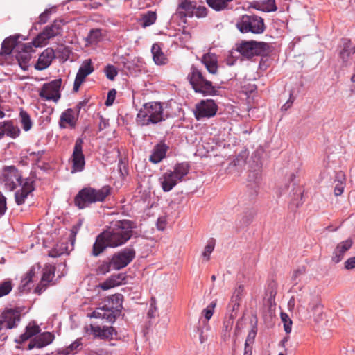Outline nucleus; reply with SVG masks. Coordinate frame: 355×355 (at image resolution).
Segmentation results:
<instances>
[{
	"mask_svg": "<svg viewBox=\"0 0 355 355\" xmlns=\"http://www.w3.org/2000/svg\"><path fill=\"white\" fill-rule=\"evenodd\" d=\"M76 119L74 116V110L69 108L66 110L60 116V126L62 125V123L64 122L69 125L70 127L74 128L76 125Z\"/></svg>",
	"mask_w": 355,
	"mask_h": 355,
	"instance_id": "30",
	"label": "nucleus"
},
{
	"mask_svg": "<svg viewBox=\"0 0 355 355\" xmlns=\"http://www.w3.org/2000/svg\"><path fill=\"white\" fill-rule=\"evenodd\" d=\"M135 251L133 249L125 248L113 255L111 259L112 261V268L120 270L127 266L135 258Z\"/></svg>",
	"mask_w": 355,
	"mask_h": 355,
	"instance_id": "11",
	"label": "nucleus"
},
{
	"mask_svg": "<svg viewBox=\"0 0 355 355\" xmlns=\"http://www.w3.org/2000/svg\"><path fill=\"white\" fill-rule=\"evenodd\" d=\"M155 297H152L151 298V302H150V308L148 312V318H154L155 317V312L157 310V307L155 306Z\"/></svg>",
	"mask_w": 355,
	"mask_h": 355,
	"instance_id": "58",
	"label": "nucleus"
},
{
	"mask_svg": "<svg viewBox=\"0 0 355 355\" xmlns=\"http://www.w3.org/2000/svg\"><path fill=\"white\" fill-rule=\"evenodd\" d=\"M216 306V301H213L211 304L205 309L202 310V314L204 315L207 320L211 319L214 314V309Z\"/></svg>",
	"mask_w": 355,
	"mask_h": 355,
	"instance_id": "44",
	"label": "nucleus"
},
{
	"mask_svg": "<svg viewBox=\"0 0 355 355\" xmlns=\"http://www.w3.org/2000/svg\"><path fill=\"white\" fill-rule=\"evenodd\" d=\"M236 50L243 57L250 59L254 56L267 55L270 51V45L264 42L241 41L237 44Z\"/></svg>",
	"mask_w": 355,
	"mask_h": 355,
	"instance_id": "5",
	"label": "nucleus"
},
{
	"mask_svg": "<svg viewBox=\"0 0 355 355\" xmlns=\"http://www.w3.org/2000/svg\"><path fill=\"white\" fill-rule=\"evenodd\" d=\"M265 4L266 8L269 9L268 10V12L271 11H275L277 10L275 0H267L266 1H265Z\"/></svg>",
	"mask_w": 355,
	"mask_h": 355,
	"instance_id": "61",
	"label": "nucleus"
},
{
	"mask_svg": "<svg viewBox=\"0 0 355 355\" xmlns=\"http://www.w3.org/2000/svg\"><path fill=\"white\" fill-rule=\"evenodd\" d=\"M55 58V53L53 49L47 48L40 55L35 64V69L43 70L46 69Z\"/></svg>",
	"mask_w": 355,
	"mask_h": 355,
	"instance_id": "23",
	"label": "nucleus"
},
{
	"mask_svg": "<svg viewBox=\"0 0 355 355\" xmlns=\"http://www.w3.org/2000/svg\"><path fill=\"white\" fill-rule=\"evenodd\" d=\"M351 53V42L349 40L345 39L343 41V47L339 53L340 58L343 62H347Z\"/></svg>",
	"mask_w": 355,
	"mask_h": 355,
	"instance_id": "35",
	"label": "nucleus"
},
{
	"mask_svg": "<svg viewBox=\"0 0 355 355\" xmlns=\"http://www.w3.org/2000/svg\"><path fill=\"white\" fill-rule=\"evenodd\" d=\"M40 331V328L38 325H36V324L33 325V326L28 325L26 327L25 332L20 336V340H21L20 343H23V342L28 340L31 337L39 334Z\"/></svg>",
	"mask_w": 355,
	"mask_h": 355,
	"instance_id": "32",
	"label": "nucleus"
},
{
	"mask_svg": "<svg viewBox=\"0 0 355 355\" xmlns=\"http://www.w3.org/2000/svg\"><path fill=\"white\" fill-rule=\"evenodd\" d=\"M20 319L19 311L12 309L5 310L0 315V330L4 328L8 329L14 328Z\"/></svg>",
	"mask_w": 355,
	"mask_h": 355,
	"instance_id": "13",
	"label": "nucleus"
},
{
	"mask_svg": "<svg viewBox=\"0 0 355 355\" xmlns=\"http://www.w3.org/2000/svg\"><path fill=\"white\" fill-rule=\"evenodd\" d=\"M256 214V211L253 209H247L241 215V218L239 222L240 228L249 225Z\"/></svg>",
	"mask_w": 355,
	"mask_h": 355,
	"instance_id": "29",
	"label": "nucleus"
},
{
	"mask_svg": "<svg viewBox=\"0 0 355 355\" xmlns=\"http://www.w3.org/2000/svg\"><path fill=\"white\" fill-rule=\"evenodd\" d=\"M297 95H298V91H296V92H295V90L290 91L289 98L282 106L281 110L284 111V112L287 111L292 106V105H293L294 101L295 100V98H297Z\"/></svg>",
	"mask_w": 355,
	"mask_h": 355,
	"instance_id": "40",
	"label": "nucleus"
},
{
	"mask_svg": "<svg viewBox=\"0 0 355 355\" xmlns=\"http://www.w3.org/2000/svg\"><path fill=\"white\" fill-rule=\"evenodd\" d=\"M168 149V146L164 143H159L157 144L149 157V160L153 164L160 162L166 156V153Z\"/></svg>",
	"mask_w": 355,
	"mask_h": 355,
	"instance_id": "25",
	"label": "nucleus"
},
{
	"mask_svg": "<svg viewBox=\"0 0 355 355\" xmlns=\"http://www.w3.org/2000/svg\"><path fill=\"white\" fill-rule=\"evenodd\" d=\"M40 96L45 101L58 103L61 97L60 90H40Z\"/></svg>",
	"mask_w": 355,
	"mask_h": 355,
	"instance_id": "31",
	"label": "nucleus"
},
{
	"mask_svg": "<svg viewBox=\"0 0 355 355\" xmlns=\"http://www.w3.org/2000/svg\"><path fill=\"white\" fill-rule=\"evenodd\" d=\"M344 268L347 270L355 268V257H351L344 262Z\"/></svg>",
	"mask_w": 355,
	"mask_h": 355,
	"instance_id": "53",
	"label": "nucleus"
},
{
	"mask_svg": "<svg viewBox=\"0 0 355 355\" xmlns=\"http://www.w3.org/2000/svg\"><path fill=\"white\" fill-rule=\"evenodd\" d=\"M265 1L263 2H254L253 3L252 7L255 8L257 10H261L263 12H268V8H266V6H265Z\"/></svg>",
	"mask_w": 355,
	"mask_h": 355,
	"instance_id": "59",
	"label": "nucleus"
},
{
	"mask_svg": "<svg viewBox=\"0 0 355 355\" xmlns=\"http://www.w3.org/2000/svg\"><path fill=\"white\" fill-rule=\"evenodd\" d=\"M16 180L21 189L16 191L15 194V202L18 205L24 203L25 200L27 198L34 189V182L31 178L22 179L19 175H16Z\"/></svg>",
	"mask_w": 355,
	"mask_h": 355,
	"instance_id": "8",
	"label": "nucleus"
},
{
	"mask_svg": "<svg viewBox=\"0 0 355 355\" xmlns=\"http://www.w3.org/2000/svg\"><path fill=\"white\" fill-rule=\"evenodd\" d=\"M20 44H18L16 37H8L3 42L1 51L10 55L15 49L17 50V46H20Z\"/></svg>",
	"mask_w": 355,
	"mask_h": 355,
	"instance_id": "28",
	"label": "nucleus"
},
{
	"mask_svg": "<svg viewBox=\"0 0 355 355\" xmlns=\"http://www.w3.org/2000/svg\"><path fill=\"white\" fill-rule=\"evenodd\" d=\"M309 306L312 315L315 322H320L322 320L323 307L318 299H314L309 304Z\"/></svg>",
	"mask_w": 355,
	"mask_h": 355,
	"instance_id": "26",
	"label": "nucleus"
},
{
	"mask_svg": "<svg viewBox=\"0 0 355 355\" xmlns=\"http://www.w3.org/2000/svg\"><path fill=\"white\" fill-rule=\"evenodd\" d=\"M207 9L205 6H197L196 5L194 15L197 17H205L207 15Z\"/></svg>",
	"mask_w": 355,
	"mask_h": 355,
	"instance_id": "49",
	"label": "nucleus"
},
{
	"mask_svg": "<svg viewBox=\"0 0 355 355\" xmlns=\"http://www.w3.org/2000/svg\"><path fill=\"white\" fill-rule=\"evenodd\" d=\"M55 338L54 335L51 332H44L31 340L28 349H33L35 347L42 348L51 344Z\"/></svg>",
	"mask_w": 355,
	"mask_h": 355,
	"instance_id": "19",
	"label": "nucleus"
},
{
	"mask_svg": "<svg viewBox=\"0 0 355 355\" xmlns=\"http://www.w3.org/2000/svg\"><path fill=\"white\" fill-rule=\"evenodd\" d=\"M112 188L105 185L99 189L87 187L80 190L74 198V204L80 209H85L96 202H104L111 194Z\"/></svg>",
	"mask_w": 355,
	"mask_h": 355,
	"instance_id": "2",
	"label": "nucleus"
},
{
	"mask_svg": "<svg viewBox=\"0 0 355 355\" xmlns=\"http://www.w3.org/2000/svg\"><path fill=\"white\" fill-rule=\"evenodd\" d=\"M344 189V184L342 182H338L334 188V194L336 196H340Z\"/></svg>",
	"mask_w": 355,
	"mask_h": 355,
	"instance_id": "60",
	"label": "nucleus"
},
{
	"mask_svg": "<svg viewBox=\"0 0 355 355\" xmlns=\"http://www.w3.org/2000/svg\"><path fill=\"white\" fill-rule=\"evenodd\" d=\"M236 315L230 313L223 321L221 329V338L224 342L228 341L231 338L232 330L234 322Z\"/></svg>",
	"mask_w": 355,
	"mask_h": 355,
	"instance_id": "24",
	"label": "nucleus"
},
{
	"mask_svg": "<svg viewBox=\"0 0 355 355\" xmlns=\"http://www.w3.org/2000/svg\"><path fill=\"white\" fill-rule=\"evenodd\" d=\"M236 26L242 33L250 32L254 34H261L266 28L263 18L255 15H242Z\"/></svg>",
	"mask_w": 355,
	"mask_h": 355,
	"instance_id": "6",
	"label": "nucleus"
},
{
	"mask_svg": "<svg viewBox=\"0 0 355 355\" xmlns=\"http://www.w3.org/2000/svg\"><path fill=\"white\" fill-rule=\"evenodd\" d=\"M22 128L25 131H28L32 127V121L29 114L24 110H21L19 114Z\"/></svg>",
	"mask_w": 355,
	"mask_h": 355,
	"instance_id": "38",
	"label": "nucleus"
},
{
	"mask_svg": "<svg viewBox=\"0 0 355 355\" xmlns=\"http://www.w3.org/2000/svg\"><path fill=\"white\" fill-rule=\"evenodd\" d=\"M157 19V15L155 12L148 11L146 13L141 15L140 21L141 26L144 28L148 27L153 24Z\"/></svg>",
	"mask_w": 355,
	"mask_h": 355,
	"instance_id": "34",
	"label": "nucleus"
},
{
	"mask_svg": "<svg viewBox=\"0 0 355 355\" xmlns=\"http://www.w3.org/2000/svg\"><path fill=\"white\" fill-rule=\"evenodd\" d=\"M296 198H293L290 204L291 209L293 210L297 209L303 203V192L301 189H298V193L296 194Z\"/></svg>",
	"mask_w": 355,
	"mask_h": 355,
	"instance_id": "41",
	"label": "nucleus"
},
{
	"mask_svg": "<svg viewBox=\"0 0 355 355\" xmlns=\"http://www.w3.org/2000/svg\"><path fill=\"white\" fill-rule=\"evenodd\" d=\"M62 86V79H54L52 81L44 83L41 89H60Z\"/></svg>",
	"mask_w": 355,
	"mask_h": 355,
	"instance_id": "45",
	"label": "nucleus"
},
{
	"mask_svg": "<svg viewBox=\"0 0 355 355\" xmlns=\"http://www.w3.org/2000/svg\"><path fill=\"white\" fill-rule=\"evenodd\" d=\"M111 279L112 280V282L114 283V287L120 285L122 282L125 279V275L124 274H117L114 275L110 277Z\"/></svg>",
	"mask_w": 355,
	"mask_h": 355,
	"instance_id": "55",
	"label": "nucleus"
},
{
	"mask_svg": "<svg viewBox=\"0 0 355 355\" xmlns=\"http://www.w3.org/2000/svg\"><path fill=\"white\" fill-rule=\"evenodd\" d=\"M33 46H34L33 42L21 44L20 46H17V50H15L16 59L19 65L24 70L26 69L28 66L29 61L31 58L30 53L33 51Z\"/></svg>",
	"mask_w": 355,
	"mask_h": 355,
	"instance_id": "15",
	"label": "nucleus"
},
{
	"mask_svg": "<svg viewBox=\"0 0 355 355\" xmlns=\"http://www.w3.org/2000/svg\"><path fill=\"white\" fill-rule=\"evenodd\" d=\"M189 173L187 164H178L173 171H166L160 178L161 185L164 192L170 191L178 182H181L183 178Z\"/></svg>",
	"mask_w": 355,
	"mask_h": 355,
	"instance_id": "4",
	"label": "nucleus"
},
{
	"mask_svg": "<svg viewBox=\"0 0 355 355\" xmlns=\"http://www.w3.org/2000/svg\"><path fill=\"white\" fill-rule=\"evenodd\" d=\"M55 266H47L44 269L43 275L40 282L38 284L35 289V292L37 294H41L49 286V283L52 281L55 276Z\"/></svg>",
	"mask_w": 355,
	"mask_h": 355,
	"instance_id": "20",
	"label": "nucleus"
},
{
	"mask_svg": "<svg viewBox=\"0 0 355 355\" xmlns=\"http://www.w3.org/2000/svg\"><path fill=\"white\" fill-rule=\"evenodd\" d=\"M50 14H51V10H46L44 12H42L40 15V22L41 24H45L47 21Z\"/></svg>",
	"mask_w": 355,
	"mask_h": 355,
	"instance_id": "63",
	"label": "nucleus"
},
{
	"mask_svg": "<svg viewBox=\"0 0 355 355\" xmlns=\"http://www.w3.org/2000/svg\"><path fill=\"white\" fill-rule=\"evenodd\" d=\"M135 223L129 220H117L97 236L92 254L98 256L107 247L115 248L125 243L132 236Z\"/></svg>",
	"mask_w": 355,
	"mask_h": 355,
	"instance_id": "1",
	"label": "nucleus"
},
{
	"mask_svg": "<svg viewBox=\"0 0 355 355\" xmlns=\"http://www.w3.org/2000/svg\"><path fill=\"white\" fill-rule=\"evenodd\" d=\"M64 22L62 20H55L51 26H47L33 41L35 47L46 45L49 40L61 35Z\"/></svg>",
	"mask_w": 355,
	"mask_h": 355,
	"instance_id": "7",
	"label": "nucleus"
},
{
	"mask_svg": "<svg viewBox=\"0 0 355 355\" xmlns=\"http://www.w3.org/2000/svg\"><path fill=\"white\" fill-rule=\"evenodd\" d=\"M101 37V32L99 29H92L86 37L87 45L96 44Z\"/></svg>",
	"mask_w": 355,
	"mask_h": 355,
	"instance_id": "36",
	"label": "nucleus"
},
{
	"mask_svg": "<svg viewBox=\"0 0 355 355\" xmlns=\"http://www.w3.org/2000/svg\"><path fill=\"white\" fill-rule=\"evenodd\" d=\"M187 78L193 89H215L212 82L206 79L202 72L194 66L191 67Z\"/></svg>",
	"mask_w": 355,
	"mask_h": 355,
	"instance_id": "10",
	"label": "nucleus"
},
{
	"mask_svg": "<svg viewBox=\"0 0 355 355\" xmlns=\"http://www.w3.org/2000/svg\"><path fill=\"white\" fill-rule=\"evenodd\" d=\"M195 8L196 2L184 0L179 4L175 15L181 19H184L187 17H192L194 16Z\"/></svg>",
	"mask_w": 355,
	"mask_h": 355,
	"instance_id": "21",
	"label": "nucleus"
},
{
	"mask_svg": "<svg viewBox=\"0 0 355 355\" xmlns=\"http://www.w3.org/2000/svg\"><path fill=\"white\" fill-rule=\"evenodd\" d=\"M165 121L164 108L160 103H145L136 116V123L141 126L157 124Z\"/></svg>",
	"mask_w": 355,
	"mask_h": 355,
	"instance_id": "3",
	"label": "nucleus"
},
{
	"mask_svg": "<svg viewBox=\"0 0 355 355\" xmlns=\"http://www.w3.org/2000/svg\"><path fill=\"white\" fill-rule=\"evenodd\" d=\"M116 90H109V92L107 94V99L105 102V105L107 107L111 106L116 98Z\"/></svg>",
	"mask_w": 355,
	"mask_h": 355,
	"instance_id": "50",
	"label": "nucleus"
},
{
	"mask_svg": "<svg viewBox=\"0 0 355 355\" xmlns=\"http://www.w3.org/2000/svg\"><path fill=\"white\" fill-rule=\"evenodd\" d=\"M354 244V239L352 237L338 243L334 250L331 261L335 263H340L344 258L345 253L349 250Z\"/></svg>",
	"mask_w": 355,
	"mask_h": 355,
	"instance_id": "16",
	"label": "nucleus"
},
{
	"mask_svg": "<svg viewBox=\"0 0 355 355\" xmlns=\"http://www.w3.org/2000/svg\"><path fill=\"white\" fill-rule=\"evenodd\" d=\"M214 245H215L214 241L211 240V241H209L207 245L205 246V250L202 252V256L204 258L206 259V260H207V261L209 260L210 254L214 249Z\"/></svg>",
	"mask_w": 355,
	"mask_h": 355,
	"instance_id": "46",
	"label": "nucleus"
},
{
	"mask_svg": "<svg viewBox=\"0 0 355 355\" xmlns=\"http://www.w3.org/2000/svg\"><path fill=\"white\" fill-rule=\"evenodd\" d=\"M93 71L94 67L92 65V60L90 59L85 60L76 74L73 89H79L85 78L92 73Z\"/></svg>",
	"mask_w": 355,
	"mask_h": 355,
	"instance_id": "18",
	"label": "nucleus"
},
{
	"mask_svg": "<svg viewBox=\"0 0 355 355\" xmlns=\"http://www.w3.org/2000/svg\"><path fill=\"white\" fill-rule=\"evenodd\" d=\"M112 280L110 277L108 278L104 282L100 284L99 287L104 291L114 288L115 284L112 282Z\"/></svg>",
	"mask_w": 355,
	"mask_h": 355,
	"instance_id": "56",
	"label": "nucleus"
},
{
	"mask_svg": "<svg viewBox=\"0 0 355 355\" xmlns=\"http://www.w3.org/2000/svg\"><path fill=\"white\" fill-rule=\"evenodd\" d=\"M6 209V198L0 192V218L5 214Z\"/></svg>",
	"mask_w": 355,
	"mask_h": 355,
	"instance_id": "54",
	"label": "nucleus"
},
{
	"mask_svg": "<svg viewBox=\"0 0 355 355\" xmlns=\"http://www.w3.org/2000/svg\"><path fill=\"white\" fill-rule=\"evenodd\" d=\"M91 331L95 338L104 340H112L116 335L117 332L113 327H100L99 325H90Z\"/></svg>",
	"mask_w": 355,
	"mask_h": 355,
	"instance_id": "17",
	"label": "nucleus"
},
{
	"mask_svg": "<svg viewBox=\"0 0 355 355\" xmlns=\"http://www.w3.org/2000/svg\"><path fill=\"white\" fill-rule=\"evenodd\" d=\"M112 268V259L108 261H102L97 268V272L99 274L105 275L110 272Z\"/></svg>",
	"mask_w": 355,
	"mask_h": 355,
	"instance_id": "39",
	"label": "nucleus"
},
{
	"mask_svg": "<svg viewBox=\"0 0 355 355\" xmlns=\"http://www.w3.org/2000/svg\"><path fill=\"white\" fill-rule=\"evenodd\" d=\"M218 106L214 100H202L196 105L195 117L197 120L202 118H210L216 115Z\"/></svg>",
	"mask_w": 355,
	"mask_h": 355,
	"instance_id": "9",
	"label": "nucleus"
},
{
	"mask_svg": "<svg viewBox=\"0 0 355 355\" xmlns=\"http://www.w3.org/2000/svg\"><path fill=\"white\" fill-rule=\"evenodd\" d=\"M120 314V309L114 308V306H108L105 305L101 307L96 308L90 315L91 318H102L107 322L114 323L118 315Z\"/></svg>",
	"mask_w": 355,
	"mask_h": 355,
	"instance_id": "14",
	"label": "nucleus"
},
{
	"mask_svg": "<svg viewBox=\"0 0 355 355\" xmlns=\"http://www.w3.org/2000/svg\"><path fill=\"white\" fill-rule=\"evenodd\" d=\"M1 126L3 132H5V135L15 138L19 135V129L17 127L13 126L10 121L5 122L3 124H1Z\"/></svg>",
	"mask_w": 355,
	"mask_h": 355,
	"instance_id": "33",
	"label": "nucleus"
},
{
	"mask_svg": "<svg viewBox=\"0 0 355 355\" xmlns=\"http://www.w3.org/2000/svg\"><path fill=\"white\" fill-rule=\"evenodd\" d=\"M306 274V267L305 266H300L295 269L293 275L291 276V281L293 284V286L297 285L301 279L302 276H304Z\"/></svg>",
	"mask_w": 355,
	"mask_h": 355,
	"instance_id": "37",
	"label": "nucleus"
},
{
	"mask_svg": "<svg viewBox=\"0 0 355 355\" xmlns=\"http://www.w3.org/2000/svg\"><path fill=\"white\" fill-rule=\"evenodd\" d=\"M243 286L240 285L238 288L234 291L233 295L232 297V300L240 301L241 297L243 295Z\"/></svg>",
	"mask_w": 355,
	"mask_h": 355,
	"instance_id": "57",
	"label": "nucleus"
},
{
	"mask_svg": "<svg viewBox=\"0 0 355 355\" xmlns=\"http://www.w3.org/2000/svg\"><path fill=\"white\" fill-rule=\"evenodd\" d=\"M110 299L113 304H116L114 308H117L121 310V308L122 307L123 295L121 294L112 295Z\"/></svg>",
	"mask_w": 355,
	"mask_h": 355,
	"instance_id": "48",
	"label": "nucleus"
},
{
	"mask_svg": "<svg viewBox=\"0 0 355 355\" xmlns=\"http://www.w3.org/2000/svg\"><path fill=\"white\" fill-rule=\"evenodd\" d=\"M282 322L284 324V331L289 334L291 331L293 322L287 313L282 312L280 314Z\"/></svg>",
	"mask_w": 355,
	"mask_h": 355,
	"instance_id": "43",
	"label": "nucleus"
},
{
	"mask_svg": "<svg viewBox=\"0 0 355 355\" xmlns=\"http://www.w3.org/2000/svg\"><path fill=\"white\" fill-rule=\"evenodd\" d=\"M201 62L209 73L215 75L218 73V56L215 53L211 52L205 53L201 58Z\"/></svg>",
	"mask_w": 355,
	"mask_h": 355,
	"instance_id": "22",
	"label": "nucleus"
},
{
	"mask_svg": "<svg viewBox=\"0 0 355 355\" xmlns=\"http://www.w3.org/2000/svg\"><path fill=\"white\" fill-rule=\"evenodd\" d=\"M104 71L107 78L110 80H114V77L117 75L118 72L115 67L113 65H107Z\"/></svg>",
	"mask_w": 355,
	"mask_h": 355,
	"instance_id": "47",
	"label": "nucleus"
},
{
	"mask_svg": "<svg viewBox=\"0 0 355 355\" xmlns=\"http://www.w3.org/2000/svg\"><path fill=\"white\" fill-rule=\"evenodd\" d=\"M83 144L82 139H76L72 155L73 166L71 173L81 172L84 170L85 160L83 153Z\"/></svg>",
	"mask_w": 355,
	"mask_h": 355,
	"instance_id": "12",
	"label": "nucleus"
},
{
	"mask_svg": "<svg viewBox=\"0 0 355 355\" xmlns=\"http://www.w3.org/2000/svg\"><path fill=\"white\" fill-rule=\"evenodd\" d=\"M64 253L62 250H58L56 248H53L49 252V256L51 257H58Z\"/></svg>",
	"mask_w": 355,
	"mask_h": 355,
	"instance_id": "64",
	"label": "nucleus"
},
{
	"mask_svg": "<svg viewBox=\"0 0 355 355\" xmlns=\"http://www.w3.org/2000/svg\"><path fill=\"white\" fill-rule=\"evenodd\" d=\"M166 220L164 217H159L157 219V227L159 230H164L165 229Z\"/></svg>",
	"mask_w": 355,
	"mask_h": 355,
	"instance_id": "62",
	"label": "nucleus"
},
{
	"mask_svg": "<svg viewBox=\"0 0 355 355\" xmlns=\"http://www.w3.org/2000/svg\"><path fill=\"white\" fill-rule=\"evenodd\" d=\"M151 52L153 54V60L156 64L163 65L166 64L167 58L164 53L162 51L159 44H154L152 46Z\"/></svg>",
	"mask_w": 355,
	"mask_h": 355,
	"instance_id": "27",
	"label": "nucleus"
},
{
	"mask_svg": "<svg viewBox=\"0 0 355 355\" xmlns=\"http://www.w3.org/2000/svg\"><path fill=\"white\" fill-rule=\"evenodd\" d=\"M257 335V329L255 327L251 329V331L248 333V335L246 338L245 345H250L254 341V338Z\"/></svg>",
	"mask_w": 355,
	"mask_h": 355,
	"instance_id": "52",
	"label": "nucleus"
},
{
	"mask_svg": "<svg viewBox=\"0 0 355 355\" xmlns=\"http://www.w3.org/2000/svg\"><path fill=\"white\" fill-rule=\"evenodd\" d=\"M12 288V282L6 280L0 283V297L8 295Z\"/></svg>",
	"mask_w": 355,
	"mask_h": 355,
	"instance_id": "42",
	"label": "nucleus"
},
{
	"mask_svg": "<svg viewBox=\"0 0 355 355\" xmlns=\"http://www.w3.org/2000/svg\"><path fill=\"white\" fill-rule=\"evenodd\" d=\"M239 301L231 299L230 302L227 306V310L229 312H231L230 313H233L236 315V311L239 309Z\"/></svg>",
	"mask_w": 355,
	"mask_h": 355,
	"instance_id": "51",
	"label": "nucleus"
}]
</instances>
